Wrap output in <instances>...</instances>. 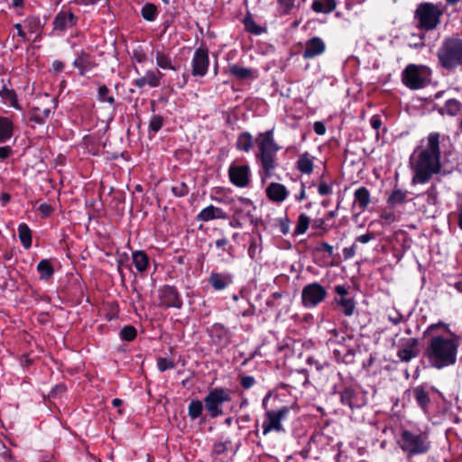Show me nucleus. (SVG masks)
Instances as JSON below:
<instances>
[{
  "mask_svg": "<svg viewBox=\"0 0 462 462\" xmlns=\"http://www.w3.org/2000/svg\"><path fill=\"white\" fill-rule=\"evenodd\" d=\"M439 134L430 133L427 138L426 147L420 152L416 161L412 162L415 175L413 183H426L440 171Z\"/></svg>",
  "mask_w": 462,
  "mask_h": 462,
  "instance_id": "1",
  "label": "nucleus"
},
{
  "mask_svg": "<svg viewBox=\"0 0 462 462\" xmlns=\"http://www.w3.org/2000/svg\"><path fill=\"white\" fill-rule=\"evenodd\" d=\"M457 350L458 343L455 338L438 335L429 339L424 356L432 367L442 369L457 362Z\"/></svg>",
  "mask_w": 462,
  "mask_h": 462,
  "instance_id": "2",
  "label": "nucleus"
},
{
  "mask_svg": "<svg viewBox=\"0 0 462 462\" xmlns=\"http://www.w3.org/2000/svg\"><path fill=\"white\" fill-rule=\"evenodd\" d=\"M398 444L408 457L425 454L431 448L428 431L419 429H403Z\"/></svg>",
  "mask_w": 462,
  "mask_h": 462,
  "instance_id": "3",
  "label": "nucleus"
},
{
  "mask_svg": "<svg viewBox=\"0 0 462 462\" xmlns=\"http://www.w3.org/2000/svg\"><path fill=\"white\" fill-rule=\"evenodd\" d=\"M437 56L439 64L448 70L462 67V39L455 36L445 38L438 50Z\"/></svg>",
  "mask_w": 462,
  "mask_h": 462,
  "instance_id": "4",
  "label": "nucleus"
},
{
  "mask_svg": "<svg viewBox=\"0 0 462 462\" xmlns=\"http://www.w3.org/2000/svg\"><path fill=\"white\" fill-rule=\"evenodd\" d=\"M256 143L260 151L257 157L265 174L270 175L276 167V153L280 150L273 138V129L260 133L256 137Z\"/></svg>",
  "mask_w": 462,
  "mask_h": 462,
  "instance_id": "5",
  "label": "nucleus"
},
{
  "mask_svg": "<svg viewBox=\"0 0 462 462\" xmlns=\"http://www.w3.org/2000/svg\"><path fill=\"white\" fill-rule=\"evenodd\" d=\"M444 9L445 7L440 3H420L414 12V19L417 22V27L424 31L435 30L440 23L441 17L444 14Z\"/></svg>",
  "mask_w": 462,
  "mask_h": 462,
  "instance_id": "6",
  "label": "nucleus"
},
{
  "mask_svg": "<svg viewBox=\"0 0 462 462\" xmlns=\"http://www.w3.org/2000/svg\"><path fill=\"white\" fill-rule=\"evenodd\" d=\"M231 401L230 392L224 388H214L204 398L205 407L211 418L223 415L222 405Z\"/></svg>",
  "mask_w": 462,
  "mask_h": 462,
  "instance_id": "7",
  "label": "nucleus"
},
{
  "mask_svg": "<svg viewBox=\"0 0 462 462\" xmlns=\"http://www.w3.org/2000/svg\"><path fill=\"white\" fill-rule=\"evenodd\" d=\"M428 69L425 66L409 64L402 73V83L411 89H419L425 86Z\"/></svg>",
  "mask_w": 462,
  "mask_h": 462,
  "instance_id": "8",
  "label": "nucleus"
},
{
  "mask_svg": "<svg viewBox=\"0 0 462 462\" xmlns=\"http://www.w3.org/2000/svg\"><path fill=\"white\" fill-rule=\"evenodd\" d=\"M326 288L319 282H311L305 285L301 291V302L307 309H313L327 298Z\"/></svg>",
  "mask_w": 462,
  "mask_h": 462,
  "instance_id": "9",
  "label": "nucleus"
},
{
  "mask_svg": "<svg viewBox=\"0 0 462 462\" xmlns=\"http://www.w3.org/2000/svg\"><path fill=\"white\" fill-rule=\"evenodd\" d=\"M290 409L286 406L278 411H268L263 422V434L267 435L273 430L282 432L284 430L282 420L289 414Z\"/></svg>",
  "mask_w": 462,
  "mask_h": 462,
  "instance_id": "10",
  "label": "nucleus"
},
{
  "mask_svg": "<svg viewBox=\"0 0 462 462\" xmlns=\"http://www.w3.org/2000/svg\"><path fill=\"white\" fill-rule=\"evenodd\" d=\"M209 58L208 50L199 48L195 51L191 60V74L194 77H204L208 69Z\"/></svg>",
  "mask_w": 462,
  "mask_h": 462,
  "instance_id": "11",
  "label": "nucleus"
},
{
  "mask_svg": "<svg viewBox=\"0 0 462 462\" xmlns=\"http://www.w3.org/2000/svg\"><path fill=\"white\" fill-rule=\"evenodd\" d=\"M228 177L232 184L245 188L250 183V168L248 165L231 164L228 168Z\"/></svg>",
  "mask_w": 462,
  "mask_h": 462,
  "instance_id": "12",
  "label": "nucleus"
},
{
  "mask_svg": "<svg viewBox=\"0 0 462 462\" xmlns=\"http://www.w3.org/2000/svg\"><path fill=\"white\" fill-rule=\"evenodd\" d=\"M211 342L223 348L227 346L231 342L230 331L221 324H214L208 330Z\"/></svg>",
  "mask_w": 462,
  "mask_h": 462,
  "instance_id": "13",
  "label": "nucleus"
},
{
  "mask_svg": "<svg viewBox=\"0 0 462 462\" xmlns=\"http://www.w3.org/2000/svg\"><path fill=\"white\" fill-rule=\"evenodd\" d=\"M160 305L165 308L180 309L182 305L180 295L175 288L164 286L160 291Z\"/></svg>",
  "mask_w": 462,
  "mask_h": 462,
  "instance_id": "14",
  "label": "nucleus"
},
{
  "mask_svg": "<svg viewBox=\"0 0 462 462\" xmlns=\"http://www.w3.org/2000/svg\"><path fill=\"white\" fill-rule=\"evenodd\" d=\"M162 74L160 71L149 69L145 74L134 81V85L142 89L145 87L157 88L161 85Z\"/></svg>",
  "mask_w": 462,
  "mask_h": 462,
  "instance_id": "15",
  "label": "nucleus"
},
{
  "mask_svg": "<svg viewBox=\"0 0 462 462\" xmlns=\"http://www.w3.org/2000/svg\"><path fill=\"white\" fill-rule=\"evenodd\" d=\"M326 44L324 41L319 37H312L305 43V49L303 51V57L305 59H313L325 52Z\"/></svg>",
  "mask_w": 462,
  "mask_h": 462,
  "instance_id": "16",
  "label": "nucleus"
},
{
  "mask_svg": "<svg viewBox=\"0 0 462 462\" xmlns=\"http://www.w3.org/2000/svg\"><path fill=\"white\" fill-rule=\"evenodd\" d=\"M78 18L71 12L60 11L53 20V29L55 31L64 32L73 27Z\"/></svg>",
  "mask_w": 462,
  "mask_h": 462,
  "instance_id": "17",
  "label": "nucleus"
},
{
  "mask_svg": "<svg viewBox=\"0 0 462 462\" xmlns=\"http://www.w3.org/2000/svg\"><path fill=\"white\" fill-rule=\"evenodd\" d=\"M53 106L45 105L43 102L39 103L32 107L30 119L38 125H43L52 113Z\"/></svg>",
  "mask_w": 462,
  "mask_h": 462,
  "instance_id": "18",
  "label": "nucleus"
},
{
  "mask_svg": "<svg viewBox=\"0 0 462 462\" xmlns=\"http://www.w3.org/2000/svg\"><path fill=\"white\" fill-rule=\"evenodd\" d=\"M227 214L220 208L209 205L203 208L198 215L197 219L208 222L213 219H226Z\"/></svg>",
  "mask_w": 462,
  "mask_h": 462,
  "instance_id": "19",
  "label": "nucleus"
},
{
  "mask_svg": "<svg viewBox=\"0 0 462 462\" xmlns=\"http://www.w3.org/2000/svg\"><path fill=\"white\" fill-rule=\"evenodd\" d=\"M73 65L79 70V74L83 76L94 69L97 64L89 54L82 52L74 60Z\"/></svg>",
  "mask_w": 462,
  "mask_h": 462,
  "instance_id": "20",
  "label": "nucleus"
},
{
  "mask_svg": "<svg viewBox=\"0 0 462 462\" xmlns=\"http://www.w3.org/2000/svg\"><path fill=\"white\" fill-rule=\"evenodd\" d=\"M226 73L236 77L239 80L255 79L257 71L249 68L241 67L237 64H231Z\"/></svg>",
  "mask_w": 462,
  "mask_h": 462,
  "instance_id": "21",
  "label": "nucleus"
},
{
  "mask_svg": "<svg viewBox=\"0 0 462 462\" xmlns=\"http://www.w3.org/2000/svg\"><path fill=\"white\" fill-rule=\"evenodd\" d=\"M267 197L274 202H282L288 196L285 186L280 183L273 182L266 189Z\"/></svg>",
  "mask_w": 462,
  "mask_h": 462,
  "instance_id": "22",
  "label": "nucleus"
},
{
  "mask_svg": "<svg viewBox=\"0 0 462 462\" xmlns=\"http://www.w3.org/2000/svg\"><path fill=\"white\" fill-rule=\"evenodd\" d=\"M354 197V204L356 205L361 211H364L371 202L370 192L365 187H360L356 189Z\"/></svg>",
  "mask_w": 462,
  "mask_h": 462,
  "instance_id": "23",
  "label": "nucleus"
},
{
  "mask_svg": "<svg viewBox=\"0 0 462 462\" xmlns=\"http://www.w3.org/2000/svg\"><path fill=\"white\" fill-rule=\"evenodd\" d=\"M208 282L215 290L221 291L232 283V276L230 274L218 273H211L208 278Z\"/></svg>",
  "mask_w": 462,
  "mask_h": 462,
  "instance_id": "24",
  "label": "nucleus"
},
{
  "mask_svg": "<svg viewBox=\"0 0 462 462\" xmlns=\"http://www.w3.org/2000/svg\"><path fill=\"white\" fill-rule=\"evenodd\" d=\"M336 0H313L311 8L318 14H329L337 7Z\"/></svg>",
  "mask_w": 462,
  "mask_h": 462,
  "instance_id": "25",
  "label": "nucleus"
},
{
  "mask_svg": "<svg viewBox=\"0 0 462 462\" xmlns=\"http://www.w3.org/2000/svg\"><path fill=\"white\" fill-rule=\"evenodd\" d=\"M462 104L460 101L455 98H449L446 101L445 105L439 109V112L441 115L455 116L459 113Z\"/></svg>",
  "mask_w": 462,
  "mask_h": 462,
  "instance_id": "26",
  "label": "nucleus"
},
{
  "mask_svg": "<svg viewBox=\"0 0 462 462\" xmlns=\"http://www.w3.org/2000/svg\"><path fill=\"white\" fill-rule=\"evenodd\" d=\"M14 132L13 122L7 117H0V143L9 140Z\"/></svg>",
  "mask_w": 462,
  "mask_h": 462,
  "instance_id": "27",
  "label": "nucleus"
},
{
  "mask_svg": "<svg viewBox=\"0 0 462 462\" xmlns=\"http://www.w3.org/2000/svg\"><path fill=\"white\" fill-rule=\"evenodd\" d=\"M156 65L162 69L176 71L177 68L172 64L171 57L160 51L155 52Z\"/></svg>",
  "mask_w": 462,
  "mask_h": 462,
  "instance_id": "28",
  "label": "nucleus"
},
{
  "mask_svg": "<svg viewBox=\"0 0 462 462\" xmlns=\"http://www.w3.org/2000/svg\"><path fill=\"white\" fill-rule=\"evenodd\" d=\"M236 148L242 152H248L253 147V136L248 132L240 134L236 140Z\"/></svg>",
  "mask_w": 462,
  "mask_h": 462,
  "instance_id": "29",
  "label": "nucleus"
},
{
  "mask_svg": "<svg viewBox=\"0 0 462 462\" xmlns=\"http://www.w3.org/2000/svg\"><path fill=\"white\" fill-rule=\"evenodd\" d=\"M414 397L419 406L423 410L427 411L428 406L430 402L429 393L424 390L423 387L418 386L413 390Z\"/></svg>",
  "mask_w": 462,
  "mask_h": 462,
  "instance_id": "30",
  "label": "nucleus"
},
{
  "mask_svg": "<svg viewBox=\"0 0 462 462\" xmlns=\"http://www.w3.org/2000/svg\"><path fill=\"white\" fill-rule=\"evenodd\" d=\"M297 168L298 170L305 174H310L313 171V162L312 158L308 152L303 153L300 155L297 162Z\"/></svg>",
  "mask_w": 462,
  "mask_h": 462,
  "instance_id": "31",
  "label": "nucleus"
},
{
  "mask_svg": "<svg viewBox=\"0 0 462 462\" xmlns=\"http://www.w3.org/2000/svg\"><path fill=\"white\" fill-rule=\"evenodd\" d=\"M18 235L23 246L26 249L30 248L32 245V233L26 224L22 223L19 225Z\"/></svg>",
  "mask_w": 462,
  "mask_h": 462,
  "instance_id": "32",
  "label": "nucleus"
},
{
  "mask_svg": "<svg viewBox=\"0 0 462 462\" xmlns=\"http://www.w3.org/2000/svg\"><path fill=\"white\" fill-rule=\"evenodd\" d=\"M133 263L139 272H143L148 266V257L142 251H136L133 254Z\"/></svg>",
  "mask_w": 462,
  "mask_h": 462,
  "instance_id": "33",
  "label": "nucleus"
},
{
  "mask_svg": "<svg viewBox=\"0 0 462 462\" xmlns=\"http://www.w3.org/2000/svg\"><path fill=\"white\" fill-rule=\"evenodd\" d=\"M37 271L40 273V278L47 280L53 274V268L49 260L43 259L37 264Z\"/></svg>",
  "mask_w": 462,
  "mask_h": 462,
  "instance_id": "34",
  "label": "nucleus"
},
{
  "mask_svg": "<svg viewBox=\"0 0 462 462\" xmlns=\"http://www.w3.org/2000/svg\"><path fill=\"white\" fill-rule=\"evenodd\" d=\"M337 303L341 308L343 313L346 316H352L354 314L356 305L353 299L350 298H340L339 300H336Z\"/></svg>",
  "mask_w": 462,
  "mask_h": 462,
  "instance_id": "35",
  "label": "nucleus"
},
{
  "mask_svg": "<svg viewBox=\"0 0 462 462\" xmlns=\"http://www.w3.org/2000/svg\"><path fill=\"white\" fill-rule=\"evenodd\" d=\"M356 394L355 391L351 388H346L341 393V402L345 405L349 406L351 409L359 406L355 402Z\"/></svg>",
  "mask_w": 462,
  "mask_h": 462,
  "instance_id": "36",
  "label": "nucleus"
},
{
  "mask_svg": "<svg viewBox=\"0 0 462 462\" xmlns=\"http://www.w3.org/2000/svg\"><path fill=\"white\" fill-rule=\"evenodd\" d=\"M203 404L199 400H192L188 407V414L192 419L195 420L199 418L202 414Z\"/></svg>",
  "mask_w": 462,
  "mask_h": 462,
  "instance_id": "37",
  "label": "nucleus"
},
{
  "mask_svg": "<svg viewBox=\"0 0 462 462\" xmlns=\"http://www.w3.org/2000/svg\"><path fill=\"white\" fill-rule=\"evenodd\" d=\"M407 197V192L402 191L401 189H395L390 195L387 199L388 204L391 206L400 205L405 202Z\"/></svg>",
  "mask_w": 462,
  "mask_h": 462,
  "instance_id": "38",
  "label": "nucleus"
},
{
  "mask_svg": "<svg viewBox=\"0 0 462 462\" xmlns=\"http://www.w3.org/2000/svg\"><path fill=\"white\" fill-rule=\"evenodd\" d=\"M157 14L156 6L153 4H146L142 8V16L146 21H154Z\"/></svg>",
  "mask_w": 462,
  "mask_h": 462,
  "instance_id": "39",
  "label": "nucleus"
},
{
  "mask_svg": "<svg viewBox=\"0 0 462 462\" xmlns=\"http://www.w3.org/2000/svg\"><path fill=\"white\" fill-rule=\"evenodd\" d=\"M310 225V217L306 214H300L294 230L295 235L304 234Z\"/></svg>",
  "mask_w": 462,
  "mask_h": 462,
  "instance_id": "40",
  "label": "nucleus"
},
{
  "mask_svg": "<svg viewBox=\"0 0 462 462\" xmlns=\"http://www.w3.org/2000/svg\"><path fill=\"white\" fill-rule=\"evenodd\" d=\"M108 93L109 89L106 86H100L97 91V99L99 102H106L110 106H113L115 104V98L113 96H109Z\"/></svg>",
  "mask_w": 462,
  "mask_h": 462,
  "instance_id": "41",
  "label": "nucleus"
},
{
  "mask_svg": "<svg viewBox=\"0 0 462 462\" xmlns=\"http://www.w3.org/2000/svg\"><path fill=\"white\" fill-rule=\"evenodd\" d=\"M330 344L340 343L346 344L348 341H351V337L346 335L345 333H339L336 329H333L330 332V337L328 338Z\"/></svg>",
  "mask_w": 462,
  "mask_h": 462,
  "instance_id": "42",
  "label": "nucleus"
},
{
  "mask_svg": "<svg viewBox=\"0 0 462 462\" xmlns=\"http://www.w3.org/2000/svg\"><path fill=\"white\" fill-rule=\"evenodd\" d=\"M417 353L413 346L400 349L398 356L402 361L409 362L416 356Z\"/></svg>",
  "mask_w": 462,
  "mask_h": 462,
  "instance_id": "43",
  "label": "nucleus"
},
{
  "mask_svg": "<svg viewBox=\"0 0 462 462\" xmlns=\"http://www.w3.org/2000/svg\"><path fill=\"white\" fill-rule=\"evenodd\" d=\"M120 337L125 341H132L136 337V329L133 326H125L121 329Z\"/></svg>",
  "mask_w": 462,
  "mask_h": 462,
  "instance_id": "44",
  "label": "nucleus"
},
{
  "mask_svg": "<svg viewBox=\"0 0 462 462\" xmlns=\"http://www.w3.org/2000/svg\"><path fill=\"white\" fill-rule=\"evenodd\" d=\"M244 23L245 29L255 35H259L263 32L262 27L257 25L251 17H245L244 20Z\"/></svg>",
  "mask_w": 462,
  "mask_h": 462,
  "instance_id": "45",
  "label": "nucleus"
},
{
  "mask_svg": "<svg viewBox=\"0 0 462 462\" xmlns=\"http://www.w3.org/2000/svg\"><path fill=\"white\" fill-rule=\"evenodd\" d=\"M157 367L160 372H164L166 370L173 369L175 367V363L172 359L159 357L157 359Z\"/></svg>",
  "mask_w": 462,
  "mask_h": 462,
  "instance_id": "46",
  "label": "nucleus"
},
{
  "mask_svg": "<svg viewBox=\"0 0 462 462\" xmlns=\"http://www.w3.org/2000/svg\"><path fill=\"white\" fill-rule=\"evenodd\" d=\"M279 5V12L282 14H288L294 7L295 0H277Z\"/></svg>",
  "mask_w": 462,
  "mask_h": 462,
  "instance_id": "47",
  "label": "nucleus"
},
{
  "mask_svg": "<svg viewBox=\"0 0 462 462\" xmlns=\"http://www.w3.org/2000/svg\"><path fill=\"white\" fill-rule=\"evenodd\" d=\"M427 202L430 205H436L438 203V190L435 184H432L426 192Z\"/></svg>",
  "mask_w": 462,
  "mask_h": 462,
  "instance_id": "48",
  "label": "nucleus"
},
{
  "mask_svg": "<svg viewBox=\"0 0 462 462\" xmlns=\"http://www.w3.org/2000/svg\"><path fill=\"white\" fill-rule=\"evenodd\" d=\"M163 119L160 116H153L149 124V129L157 133L162 127Z\"/></svg>",
  "mask_w": 462,
  "mask_h": 462,
  "instance_id": "49",
  "label": "nucleus"
},
{
  "mask_svg": "<svg viewBox=\"0 0 462 462\" xmlns=\"http://www.w3.org/2000/svg\"><path fill=\"white\" fill-rule=\"evenodd\" d=\"M172 193L177 197H184L189 192V188L185 183H180L171 188Z\"/></svg>",
  "mask_w": 462,
  "mask_h": 462,
  "instance_id": "50",
  "label": "nucleus"
},
{
  "mask_svg": "<svg viewBox=\"0 0 462 462\" xmlns=\"http://www.w3.org/2000/svg\"><path fill=\"white\" fill-rule=\"evenodd\" d=\"M26 23L31 32H34L40 27V19L38 17H30L26 20Z\"/></svg>",
  "mask_w": 462,
  "mask_h": 462,
  "instance_id": "51",
  "label": "nucleus"
},
{
  "mask_svg": "<svg viewBox=\"0 0 462 462\" xmlns=\"http://www.w3.org/2000/svg\"><path fill=\"white\" fill-rule=\"evenodd\" d=\"M318 191L321 196L332 193V186L327 182H320L319 184Z\"/></svg>",
  "mask_w": 462,
  "mask_h": 462,
  "instance_id": "52",
  "label": "nucleus"
},
{
  "mask_svg": "<svg viewBox=\"0 0 462 462\" xmlns=\"http://www.w3.org/2000/svg\"><path fill=\"white\" fill-rule=\"evenodd\" d=\"M317 250L318 251H320V252H325L328 254V256H333L334 254V248L331 245H329L328 243L327 242H322L318 247H317Z\"/></svg>",
  "mask_w": 462,
  "mask_h": 462,
  "instance_id": "53",
  "label": "nucleus"
},
{
  "mask_svg": "<svg viewBox=\"0 0 462 462\" xmlns=\"http://www.w3.org/2000/svg\"><path fill=\"white\" fill-rule=\"evenodd\" d=\"M255 381L253 376L246 375L241 378L240 383L243 388L249 389L254 384Z\"/></svg>",
  "mask_w": 462,
  "mask_h": 462,
  "instance_id": "54",
  "label": "nucleus"
},
{
  "mask_svg": "<svg viewBox=\"0 0 462 462\" xmlns=\"http://www.w3.org/2000/svg\"><path fill=\"white\" fill-rule=\"evenodd\" d=\"M229 445H230V441H228V440H226L225 442L216 443L214 446V451L217 454H222L227 450Z\"/></svg>",
  "mask_w": 462,
  "mask_h": 462,
  "instance_id": "55",
  "label": "nucleus"
},
{
  "mask_svg": "<svg viewBox=\"0 0 462 462\" xmlns=\"http://www.w3.org/2000/svg\"><path fill=\"white\" fill-rule=\"evenodd\" d=\"M13 154V150L10 146L0 147V160L4 161Z\"/></svg>",
  "mask_w": 462,
  "mask_h": 462,
  "instance_id": "56",
  "label": "nucleus"
},
{
  "mask_svg": "<svg viewBox=\"0 0 462 462\" xmlns=\"http://www.w3.org/2000/svg\"><path fill=\"white\" fill-rule=\"evenodd\" d=\"M39 210L44 217H48L52 213L53 208L51 205H49L47 203H43V204L40 205Z\"/></svg>",
  "mask_w": 462,
  "mask_h": 462,
  "instance_id": "57",
  "label": "nucleus"
},
{
  "mask_svg": "<svg viewBox=\"0 0 462 462\" xmlns=\"http://www.w3.org/2000/svg\"><path fill=\"white\" fill-rule=\"evenodd\" d=\"M313 129L319 135H323L326 133V126L322 122L317 121L314 123Z\"/></svg>",
  "mask_w": 462,
  "mask_h": 462,
  "instance_id": "58",
  "label": "nucleus"
},
{
  "mask_svg": "<svg viewBox=\"0 0 462 462\" xmlns=\"http://www.w3.org/2000/svg\"><path fill=\"white\" fill-rule=\"evenodd\" d=\"M381 218H383V220H385L386 223L388 224H391L393 222L395 221V215L393 212L392 211H389V212H383L382 213L381 215Z\"/></svg>",
  "mask_w": 462,
  "mask_h": 462,
  "instance_id": "59",
  "label": "nucleus"
},
{
  "mask_svg": "<svg viewBox=\"0 0 462 462\" xmlns=\"http://www.w3.org/2000/svg\"><path fill=\"white\" fill-rule=\"evenodd\" d=\"M343 254L346 259L352 258L356 254V245L344 248Z\"/></svg>",
  "mask_w": 462,
  "mask_h": 462,
  "instance_id": "60",
  "label": "nucleus"
},
{
  "mask_svg": "<svg viewBox=\"0 0 462 462\" xmlns=\"http://www.w3.org/2000/svg\"><path fill=\"white\" fill-rule=\"evenodd\" d=\"M370 124L374 129L378 130L382 126L381 118L378 116H374L370 120Z\"/></svg>",
  "mask_w": 462,
  "mask_h": 462,
  "instance_id": "61",
  "label": "nucleus"
},
{
  "mask_svg": "<svg viewBox=\"0 0 462 462\" xmlns=\"http://www.w3.org/2000/svg\"><path fill=\"white\" fill-rule=\"evenodd\" d=\"M134 59L137 62L143 63V62H145L147 60V56L143 51H136L134 52Z\"/></svg>",
  "mask_w": 462,
  "mask_h": 462,
  "instance_id": "62",
  "label": "nucleus"
},
{
  "mask_svg": "<svg viewBox=\"0 0 462 462\" xmlns=\"http://www.w3.org/2000/svg\"><path fill=\"white\" fill-rule=\"evenodd\" d=\"M257 251V243L254 239L251 241L250 246L248 248V254L251 258H254Z\"/></svg>",
  "mask_w": 462,
  "mask_h": 462,
  "instance_id": "63",
  "label": "nucleus"
},
{
  "mask_svg": "<svg viewBox=\"0 0 462 462\" xmlns=\"http://www.w3.org/2000/svg\"><path fill=\"white\" fill-rule=\"evenodd\" d=\"M335 291L337 294L341 296V298H345V296L348 293V290L345 285H337L335 287Z\"/></svg>",
  "mask_w": 462,
  "mask_h": 462,
  "instance_id": "64",
  "label": "nucleus"
}]
</instances>
